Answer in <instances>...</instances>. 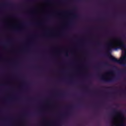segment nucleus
Here are the masks:
<instances>
[{"instance_id": "nucleus-1", "label": "nucleus", "mask_w": 126, "mask_h": 126, "mask_svg": "<svg viewBox=\"0 0 126 126\" xmlns=\"http://www.w3.org/2000/svg\"><path fill=\"white\" fill-rule=\"evenodd\" d=\"M109 60L113 62V63H119V64H122L123 66H126V55H125L121 60H119L118 59L111 56L109 57Z\"/></svg>"}, {"instance_id": "nucleus-2", "label": "nucleus", "mask_w": 126, "mask_h": 126, "mask_svg": "<svg viewBox=\"0 0 126 126\" xmlns=\"http://www.w3.org/2000/svg\"><path fill=\"white\" fill-rule=\"evenodd\" d=\"M107 73L109 74H112L113 75L112 77H110L108 79H106L104 77H102L100 78V80L103 81V82H113L115 79H116L117 78L116 76H115V72L113 71L112 70H110Z\"/></svg>"}, {"instance_id": "nucleus-3", "label": "nucleus", "mask_w": 126, "mask_h": 126, "mask_svg": "<svg viewBox=\"0 0 126 126\" xmlns=\"http://www.w3.org/2000/svg\"><path fill=\"white\" fill-rule=\"evenodd\" d=\"M118 40L120 42V43H118L119 49L121 50H126V45L125 44V42H124V41L121 39V38H119Z\"/></svg>"}, {"instance_id": "nucleus-4", "label": "nucleus", "mask_w": 126, "mask_h": 126, "mask_svg": "<svg viewBox=\"0 0 126 126\" xmlns=\"http://www.w3.org/2000/svg\"><path fill=\"white\" fill-rule=\"evenodd\" d=\"M112 48H113V44H112V42H110L107 48V52H106L107 55H111V52L112 51Z\"/></svg>"}, {"instance_id": "nucleus-5", "label": "nucleus", "mask_w": 126, "mask_h": 126, "mask_svg": "<svg viewBox=\"0 0 126 126\" xmlns=\"http://www.w3.org/2000/svg\"><path fill=\"white\" fill-rule=\"evenodd\" d=\"M113 115H119L121 117H124V114L121 111H118V110L114 109L113 110Z\"/></svg>"}, {"instance_id": "nucleus-6", "label": "nucleus", "mask_w": 126, "mask_h": 126, "mask_svg": "<svg viewBox=\"0 0 126 126\" xmlns=\"http://www.w3.org/2000/svg\"><path fill=\"white\" fill-rule=\"evenodd\" d=\"M77 17H78V15H77V14H75L73 15L74 18H77Z\"/></svg>"}, {"instance_id": "nucleus-7", "label": "nucleus", "mask_w": 126, "mask_h": 126, "mask_svg": "<svg viewBox=\"0 0 126 126\" xmlns=\"http://www.w3.org/2000/svg\"><path fill=\"white\" fill-rule=\"evenodd\" d=\"M69 113L67 112V113H65V114H64V117H65V116H69Z\"/></svg>"}, {"instance_id": "nucleus-8", "label": "nucleus", "mask_w": 126, "mask_h": 126, "mask_svg": "<svg viewBox=\"0 0 126 126\" xmlns=\"http://www.w3.org/2000/svg\"><path fill=\"white\" fill-rule=\"evenodd\" d=\"M103 64H104V65H109V63H108V62H105L103 63Z\"/></svg>"}, {"instance_id": "nucleus-9", "label": "nucleus", "mask_w": 126, "mask_h": 126, "mask_svg": "<svg viewBox=\"0 0 126 126\" xmlns=\"http://www.w3.org/2000/svg\"><path fill=\"white\" fill-rule=\"evenodd\" d=\"M69 109H73V108H74V106L71 105L70 106H69Z\"/></svg>"}, {"instance_id": "nucleus-10", "label": "nucleus", "mask_w": 126, "mask_h": 126, "mask_svg": "<svg viewBox=\"0 0 126 126\" xmlns=\"http://www.w3.org/2000/svg\"><path fill=\"white\" fill-rule=\"evenodd\" d=\"M108 89H113V88H114V87H109L107 88Z\"/></svg>"}, {"instance_id": "nucleus-11", "label": "nucleus", "mask_w": 126, "mask_h": 126, "mask_svg": "<svg viewBox=\"0 0 126 126\" xmlns=\"http://www.w3.org/2000/svg\"><path fill=\"white\" fill-rule=\"evenodd\" d=\"M122 72H126V70H122Z\"/></svg>"}, {"instance_id": "nucleus-12", "label": "nucleus", "mask_w": 126, "mask_h": 126, "mask_svg": "<svg viewBox=\"0 0 126 126\" xmlns=\"http://www.w3.org/2000/svg\"><path fill=\"white\" fill-rule=\"evenodd\" d=\"M69 83L70 84H73V82H70Z\"/></svg>"}, {"instance_id": "nucleus-13", "label": "nucleus", "mask_w": 126, "mask_h": 126, "mask_svg": "<svg viewBox=\"0 0 126 126\" xmlns=\"http://www.w3.org/2000/svg\"><path fill=\"white\" fill-rule=\"evenodd\" d=\"M65 56L66 57H68V54H67V53H66Z\"/></svg>"}, {"instance_id": "nucleus-14", "label": "nucleus", "mask_w": 126, "mask_h": 126, "mask_svg": "<svg viewBox=\"0 0 126 126\" xmlns=\"http://www.w3.org/2000/svg\"><path fill=\"white\" fill-rule=\"evenodd\" d=\"M94 68H98V67L97 66H95Z\"/></svg>"}, {"instance_id": "nucleus-15", "label": "nucleus", "mask_w": 126, "mask_h": 126, "mask_svg": "<svg viewBox=\"0 0 126 126\" xmlns=\"http://www.w3.org/2000/svg\"><path fill=\"white\" fill-rule=\"evenodd\" d=\"M100 42H97V45H100Z\"/></svg>"}, {"instance_id": "nucleus-16", "label": "nucleus", "mask_w": 126, "mask_h": 126, "mask_svg": "<svg viewBox=\"0 0 126 126\" xmlns=\"http://www.w3.org/2000/svg\"><path fill=\"white\" fill-rule=\"evenodd\" d=\"M47 2H50V0H47Z\"/></svg>"}, {"instance_id": "nucleus-17", "label": "nucleus", "mask_w": 126, "mask_h": 126, "mask_svg": "<svg viewBox=\"0 0 126 126\" xmlns=\"http://www.w3.org/2000/svg\"><path fill=\"white\" fill-rule=\"evenodd\" d=\"M74 9H76V7H75L74 8Z\"/></svg>"}, {"instance_id": "nucleus-18", "label": "nucleus", "mask_w": 126, "mask_h": 126, "mask_svg": "<svg viewBox=\"0 0 126 126\" xmlns=\"http://www.w3.org/2000/svg\"><path fill=\"white\" fill-rule=\"evenodd\" d=\"M64 95V94H62V95L63 96Z\"/></svg>"}, {"instance_id": "nucleus-19", "label": "nucleus", "mask_w": 126, "mask_h": 126, "mask_svg": "<svg viewBox=\"0 0 126 126\" xmlns=\"http://www.w3.org/2000/svg\"><path fill=\"white\" fill-rule=\"evenodd\" d=\"M122 126H124V124H122V125H121Z\"/></svg>"}, {"instance_id": "nucleus-20", "label": "nucleus", "mask_w": 126, "mask_h": 126, "mask_svg": "<svg viewBox=\"0 0 126 126\" xmlns=\"http://www.w3.org/2000/svg\"><path fill=\"white\" fill-rule=\"evenodd\" d=\"M117 107H119V104H117Z\"/></svg>"}, {"instance_id": "nucleus-21", "label": "nucleus", "mask_w": 126, "mask_h": 126, "mask_svg": "<svg viewBox=\"0 0 126 126\" xmlns=\"http://www.w3.org/2000/svg\"><path fill=\"white\" fill-rule=\"evenodd\" d=\"M86 88H87V87H86Z\"/></svg>"}, {"instance_id": "nucleus-22", "label": "nucleus", "mask_w": 126, "mask_h": 126, "mask_svg": "<svg viewBox=\"0 0 126 126\" xmlns=\"http://www.w3.org/2000/svg\"><path fill=\"white\" fill-rule=\"evenodd\" d=\"M125 80H126V79H125Z\"/></svg>"}]
</instances>
